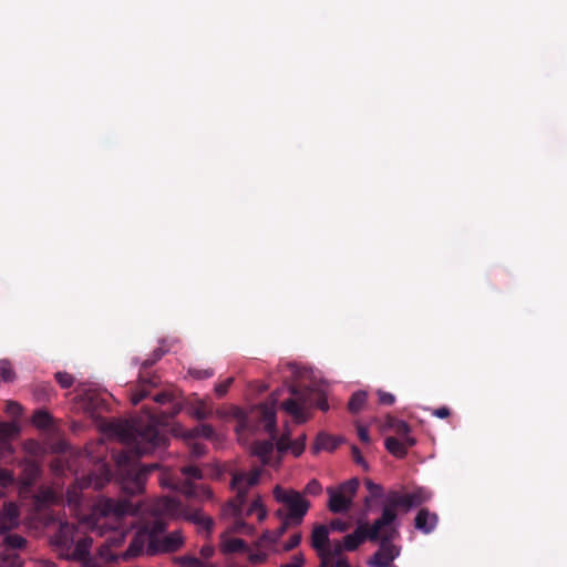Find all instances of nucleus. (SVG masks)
Wrapping results in <instances>:
<instances>
[{
	"instance_id": "64",
	"label": "nucleus",
	"mask_w": 567,
	"mask_h": 567,
	"mask_svg": "<svg viewBox=\"0 0 567 567\" xmlns=\"http://www.w3.org/2000/svg\"><path fill=\"white\" fill-rule=\"evenodd\" d=\"M288 368L290 369V371H291L293 374H295V373H297V367H296V364H293V363H288Z\"/></svg>"
},
{
	"instance_id": "47",
	"label": "nucleus",
	"mask_w": 567,
	"mask_h": 567,
	"mask_svg": "<svg viewBox=\"0 0 567 567\" xmlns=\"http://www.w3.org/2000/svg\"><path fill=\"white\" fill-rule=\"evenodd\" d=\"M74 555L80 558L89 555V549H87V545L85 542H80L76 544L75 549H74Z\"/></svg>"
},
{
	"instance_id": "20",
	"label": "nucleus",
	"mask_w": 567,
	"mask_h": 567,
	"mask_svg": "<svg viewBox=\"0 0 567 567\" xmlns=\"http://www.w3.org/2000/svg\"><path fill=\"white\" fill-rule=\"evenodd\" d=\"M140 384L141 389L137 390L131 398V402L133 405H137L143 399H145L148 395L145 385L156 386L157 382L154 378H148L143 374H140Z\"/></svg>"
},
{
	"instance_id": "62",
	"label": "nucleus",
	"mask_w": 567,
	"mask_h": 567,
	"mask_svg": "<svg viewBox=\"0 0 567 567\" xmlns=\"http://www.w3.org/2000/svg\"><path fill=\"white\" fill-rule=\"evenodd\" d=\"M256 508H260V509H261V512H262V513H261V517H264V516L266 515V512H265V509L261 507V505H260L259 501H255V502L252 503L250 511H254V509H256Z\"/></svg>"
},
{
	"instance_id": "43",
	"label": "nucleus",
	"mask_w": 567,
	"mask_h": 567,
	"mask_svg": "<svg viewBox=\"0 0 567 567\" xmlns=\"http://www.w3.org/2000/svg\"><path fill=\"white\" fill-rule=\"evenodd\" d=\"M329 530H337V532H341V533H344L349 529V524L347 522H343L341 519H332L329 524Z\"/></svg>"
},
{
	"instance_id": "5",
	"label": "nucleus",
	"mask_w": 567,
	"mask_h": 567,
	"mask_svg": "<svg viewBox=\"0 0 567 567\" xmlns=\"http://www.w3.org/2000/svg\"><path fill=\"white\" fill-rule=\"evenodd\" d=\"M431 498V493L423 488L417 487L409 493H400L398 491H390L385 496V505L382 511L390 509L393 514V520L391 523H398L396 508H403L409 511L426 503Z\"/></svg>"
},
{
	"instance_id": "25",
	"label": "nucleus",
	"mask_w": 567,
	"mask_h": 567,
	"mask_svg": "<svg viewBox=\"0 0 567 567\" xmlns=\"http://www.w3.org/2000/svg\"><path fill=\"white\" fill-rule=\"evenodd\" d=\"M367 401V393L364 391L354 392L348 403V409L351 413H358Z\"/></svg>"
},
{
	"instance_id": "49",
	"label": "nucleus",
	"mask_w": 567,
	"mask_h": 567,
	"mask_svg": "<svg viewBox=\"0 0 567 567\" xmlns=\"http://www.w3.org/2000/svg\"><path fill=\"white\" fill-rule=\"evenodd\" d=\"M178 563L184 567H190L197 564V558L194 556H182L178 558Z\"/></svg>"
},
{
	"instance_id": "45",
	"label": "nucleus",
	"mask_w": 567,
	"mask_h": 567,
	"mask_svg": "<svg viewBox=\"0 0 567 567\" xmlns=\"http://www.w3.org/2000/svg\"><path fill=\"white\" fill-rule=\"evenodd\" d=\"M7 412L14 416H19L22 412V406L18 402L9 401L7 403Z\"/></svg>"
},
{
	"instance_id": "39",
	"label": "nucleus",
	"mask_w": 567,
	"mask_h": 567,
	"mask_svg": "<svg viewBox=\"0 0 567 567\" xmlns=\"http://www.w3.org/2000/svg\"><path fill=\"white\" fill-rule=\"evenodd\" d=\"M351 452H352V457H353V461L360 465L364 471H368L369 470V465L368 463L365 462V460L363 458L359 447L357 445H352L351 446Z\"/></svg>"
},
{
	"instance_id": "35",
	"label": "nucleus",
	"mask_w": 567,
	"mask_h": 567,
	"mask_svg": "<svg viewBox=\"0 0 567 567\" xmlns=\"http://www.w3.org/2000/svg\"><path fill=\"white\" fill-rule=\"evenodd\" d=\"M55 380L63 389H68V388L72 386V384L74 382V378L66 372H56Z\"/></svg>"
},
{
	"instance_id": "50",
	"label": "nucleus",
	"mask_w": 567,
	"mask_h": 567,
	"mask_svg": "<svg viewBox=\"0 0 567 567\" xmlns=\"http://www.w3.org/2000/svg\"><path fill=\"white\" fill-rule=\"evenodd\" d=\"M153 400L159 404H164L172 401V395L167 392H161L154 395Z\"/></svg>"
},
{
	"instance_id": "29",
	"label": "nucleus",
	"mask_w": 567,
	"mask_h": 567,
	"mask_svg": "<svg viewBox=\"0 0 567 567\" xmlns=\"http://www.w3.org/2000/svg\"><path fill=\"white\" fill-rule=\"evenodd\" d=\"M189 413L192 416L199 421L205 420L210 415V412L206 410L205 403L203 401H199L197 405L192 406Z\"/></svg>"
},
{
	"instance_id": "55",
	"label": "nucleus",
	"mask_w": 567,
	"mask_h": 567,
	"mask_svg": "<svg viewBox=\"0 0 567 567\" xmlns=\"http://www.w3.org/2000/svg\"><path fill=\"white\" fill-rule=\"evenodd\" d=\"M400 421H401V420L395 419V417H393V416H391V415H388V416H386V420H385V426H386V427H389V429L394 430V429H395V423H396V422H400Z\"/></svg>"
},
{
	"instance_id": "60",
	"label": "nucleus",
	"mask_w": 567,
	"mask_h": 567,
	"mask_svg": "<svg viewBox=\"0 0 567 567\" xmlns=\"http://www.w3.org/2000/svg\"><path fill=\"white\" fill-rule=\"evenodd\" d=\"M157 360H155V358L152 355V358L150 359H146L143 363H142V367L144 369H147L150 367H152Z\"/></svg>"
},
{
	"instance_id": "30",
	"label": "nucleus",
	"mask_w": 567,
	"mask_h": 567,
	"mask_svg": "<svg viewBox=\"0 0 567 567\" xmlns=\"http://www.w3.org/2000/svg\"><path fill=\"white\" fill-rule=\"evenodd\" d=\"M33 421L40 427H48L51 424V415L44 410H38L33 415Z\"/></svg>"
},
{
	"instance_id": "7",
	"label": "nucleus",
	"mask_w": 567,
	"mask_h": 567,
	"mask_svg": "<svg viewBox=\"0 0 567 567\" xmlns=\"http://www.w3.org/2000/svg\"><path fill=\"white\" fill-rule=\"evenodd\" d=\"M359 480L352 477L338 487H328L327 493L329 495L328 508L334 514H341L348 512L352 507L353 498L359 488Z\"/></svg>"
},
{
	"instance_id": "51",
	"label": "nucleus",
	"mask_w": 567,
	"mask_h": 567,
	"mask_svg": "<svg viewBox=\"0 0 567 567\" xmlns=\"http://www.w3.org/2000/svg\"><path fill=\"white\" fill-rule=\"evenodd\" d=\"M358 435H359V439L363 442V443H369L370 442V435H369V432L368 430L364 427V426H358Z\"/></svg>"
},
{
	"instance_id": "11",
	"label": "nucleus",
	"mask_w": 567,
	"mask_h": 567,
	"mask_svg": "<svg viewBox=\"0 0 567 567\" xmlns=\"http://www.w3.org/2000/svg\"><path fill=\"white\" fill-rule=\"evenodd\" d=\"M329 543V527L323 524H315L311 532L310 545L322 559V566H326V551Z\"/></svg>"
},
{
	"instance_id": "21",
	"label": "nucleus",
	"mask_w": 567,
	"mask_h": 567,
	"mask_svg": "<svg viewBox=\"0 0 567 567\" xmlns=\"http://www.w3.org/2000/svg\"><path fill=\"white\" fill-rule=\"evenodd\" d=\"M408 447L402 440H399L393 436H389L385 439V449L396 457H404L408 453Z\"/></svg>"
},
{
	"instance_id": "26",
	"label": "nucleus",
	"mask_w": 567,
	"mask_h": 567,
	"mask_svg": "<svg viewBox=\"0 0 567 567\" xmlns=\"http://www.w3.org/2000/svg\"><path fill=\"white\" fill-rule=\"evenodd\" d=\"M3 544L11 549H23L27 546V539L18 534H4Z\"/></svg>"
},
{
	"instance_id": "61",
	"label": "nucleus",
	"mask_w": 567,
	"mask_h": 567,
	"mask_svg": "<svg viewBox=\"0 0 567 567\" xmlns=\"http://www.w3.org/2000/svg\"><path fill=\"white\" fill-rule=\"evenodd\" d=\"M157 360H155V358L152 355V358L150 359H146L143 363H142V367L144 369H147L150 367H152Z\"/></svg>"
},
{
	"instance_id": "3",
	"label": "nucleus",
	"mask_w": 567,
	"mask_h": 567,
	"mask_svg": "<svg viewBox=\"0 0 567 567\" xmlns=\"http://www.w3.org/2000/svg\"><path fill=\"white\" fill-rule=\"evenodd\" d=\"M399 537V524L390 523L382 527L380 538L375 542L379 549L368 560L370 567H392L393 560L400 555V549L393 545Z\"/></svg>"
},
{
	"instance_id": "53",
	"label": "nucleus",
	"mask_w": 567,
	"mask_h": 567,
	"mask_svg": "<svg viewBox=\"0 0 567 567\" xmlns=\"http://www.w3.org/2000/svg\"><path fill=\"white\" fill-rule=\"evenodd\" d=\"M214 547L210 545H205L200 548V555L203 558L208 559L214 555Z\"/></svg>"
},
{
	"instance_id": "15",
	"label": "nucleus",
	"mask_w": 567,
	"mask_h": 567,
	"mask_svg": "<svg viewBox=\"0 0 567 567\" xmlns=\"http://www.w3.org/2000/svg\"><path fill=\"white\" fill-rule=\"evenodd\" d=\"M439 517L427 508H421L415 518L414 527L423 534H431L437 526Z\"/></svg>"
},
{
	"instance_id": "14",
	"label": "nucleus",
	"mask_w": 567,
	"mask_h": 567,
	"mask_svg": "<svg viewBox=\"0 0 567 567\" xmlns=\"http://www.w3.org/2000/svg\"><path fill=\"white\" fill-rule=\"evenodd\" d=\"M166 529L167 524L161 518H155L143 526L142 533L148 536L147 551L150 554H156V543L159 540L158 536L164 534Z\"/></svg>"
},
{
	"instance_id": "58",
	"label": "nucleus",
	"mask_w": 567,
	"mask_h": 567,
	"mask_svg": "<svg viewBox=\"0 0 567 567\" xmlns=\"http://www.w3.org/2000/svg\"><path fill=\"white\" fill-rule=\"evenodd\" d=\"M245 527H246V523L244 520L239 519L235 523L234 529L236 532H241Z\"/></svg>"
},
{
	"instance_id": "9",
	"label": "nucleus",
	"mask_w": 567,
	"mask_h": 567,
	"mask_svg": "<svg viewBox=\"0 0 567 567\" xmlns=\"http://www.w3.org/2000/svg\"><path fill=\"white\" fill-rule=\"evenodd\" d=\"M289 392L292 398L282 403V409L292 415L297 422L302 423L306 421L303 405L308 402L310 393L308 389L302 390L295 385L289 386Z\"/></svg>"
},
{
	"instance_id": "28",
	"label": "nucleus",
	"mask_w": 567,
	"mask_h": 567,
	"mask_svg": "<svg viewBox=\"0 0 567 567\" xmlns=\"http://www.w3.org/2000/svg\"><path fill=\"white\" fill-rule=\"evenodd\" d=\"M0 375L4 382H12L16 379L11 363L6 359L0 360Z\"/></svg>"
},
{
	"instance_id": "33",
	"label": "nucleus",
	"mask_w": 567,
	"mask_h": 567,
	"mask_svg": "<svg viewBox=\"0 0 567 567\" xmlns=\"http://www.w3.org/2000/svg\"><path fill=\"white\" fill-rule=\"evenodd\" d=\"M276 447L279 454H284L287 451H291L290 434H285L279 439H276Z\"/></svg>"
},
{
	"instance_id": "1",
	"label": "nucleus",
	"mask_w": 567,
	"mask_h": 567,
	"mask_svg": "<svg viewBox=\"0 0 567 567\" xmlns=\"http://www.w3.org/2000/svg\"><path fill=\"white\" fill-rule=\"evenodd\" d=\"M106 430L126 445V450L113 453L122 492L125 496L142 494L147 474L156 470L158 464L153 463L142 466L138 458L164 450L169 441L168 436L159 430L158 421L152 414L147 415L146 419L138 417L132 421L110 422ZM95 507L101 516L114 519L135 515L140 511L138 506L126 497L102 496L97 499Z\"/></svg>"
},
{
	"instance_id": "12",
	"label": "nucleus",
	"mask_w": 567,
	"mask_h": 567,
	"mask_svg": "<svg viewBox=\"0 0 567 567\" xmlns=\"http://www.w3.org/2000/svg\"><path fill=\"white\" fill-rule=\"evenodd\" d=\"M20 525V509L13 502L4 503L0 513V535L7 534Z\"/></svg>"
},
{
	"instance_id": "41",
	"label": "nucleus",
	"mask_w": 567,
	"mask_h": 567,
	"mask_svg": "<svg viewBox=\"0 0 567 567\" xmlns=\"http://www.w3.org/2000/svg\"><path fill=\"white\" fill-rule=\"evenodd\" d=\"M233 382H234V378H228L224 382L217 383L215 385V393L219 398L224 396L228 392V389L233 384Z\"/></svg>"
},
{
	"instance_id": "24",
	"label": "nucleus",
	"mask_w": 567,
	"mask_h": 567,
	"mask_svg": "<svg viewBox=\"0 0 567 567\" xmlns=\"http://www.w3.org/2000/svg\"><path fill=\"white\" fill-rule=\"evenodd\" d=\"M393 431L399 435V440H402L406 445H415L416 440L410 435L411 427L405 421L396 422Z\"/></svg>"
},
{
	"instance_id": "16",
	"label": "nucleus",
	"mask_w": 567,
	"mask_h": 567,
	"mask_svg": "<svg viewBox=\"0 0 567 567\" xmlns=\"http://www.w3.org/2000/svg\"><path fill=\"white\" fill-rule=\"evenodd\" d=\"M184 540L178 530L173 532L156 543V553H173L176 551L182 545Z\"/></svg>"
},
{
	"instance_id": "46",
	"label": "nucleus",
	"mask_w": 567,
	"mask_h": 567,
	"mask_svg": "<svg viewBox=\"0 0 567 567\" xmlns=\"http://www.w3.org/2000/svg\"><path fill=\"white\" fill-rule=\"evenodd\" d=\"M305 564V557L302 554H297L292 556L291 560L287 564H284L286 567H302Z\"/></svg>"
},
{
	"instance_id": "54",
	"label": "nucleus",
	"mask_w": 567,
	"mask_h": 567,
	"mask_svg": "<svg viewBox=\"0 0 567 567\" xmlns=\"http://www.w3.org/2000/svg\"><path fill=\"white\" fill-rule=\"evenodd\" d=\"M101 556H103L109 563H116L120 558L118 555L110 553L109 549H106V553L101 551Z\"/></svg>"
},
{
	"instance_id": "36",
	"label": "nucleus",
	"mask_w": 567,
	"mask_h": 567,
	"mask_svg": "<svg viewBox=\"0 0 567 567\" xmlns=\"http://www.w3.org/2000/svg\"><path fill=\"white\" fill-rule=\"evenodd\" d=\"M189 374L192 377H194L195 379L204 380V379H208V378L213 377L214 370L210 368H208V369L192 368V369H189Z\"/></svg>"
},
{
	"instance_id": "19",
	"label": "nucleus",
	"mask_w": 567,
	"mask_h": 567,
	"mask_svg": "<svg viewBox=\"0 0 567 567\" xmlns=\"http://www.w3.org/2000/svg\"><path fill=\"white\" fill-rule=\"evenodd\" d=\"M185 439L204 437L207 440H214L216 437L215 430L209 424H198L190 430H187L184 434Z\"/></svg>"
},
{
	"instance_id": "13",
	"label": "nucleus",
	"mask_w": 567,
	"mask_h": 567,
	"mask_svg": "<svg viewBox=\"0 0 567 567\" xmlns=\"http://www.w3.org/2000/svg\"><path fill=\"white\" fill-rule=\"evenodd\" d=\"M19 426L14 423L0 422V460L14 453L10 440L19 434Z\"/></svg>"
},
{
	"instance_id": "18",
	"label": "nucleus",
	"mask_w": 567,
	"mask_h": 567,
	"mask_svg": "<svg viewBox=\"0 0 567 567\" xmlns=\"http://www.w3.org/2000/svg\"><path fill=\"white\" fill-rule=\"evenodd\" d=\"M277 516H279L282 522L281 525L274 533H266L264 538L269 540L270 543H277L279 538L288 530L289 527L295 526L292 520L285 515V513L279 509L277 511Z\"/></svg>"
},
{
	"instance_id": "63",
	"label": "nucleus",
	"mask_w": 567,
	"mask_h": 567,
	"mask_svg": "<svg viewBox=\"0 0 567 567\" xmlns=\"http://www.w3.org/2000/svg\"><path fill=\"white\" fill-rule=\"evenodd\" d=\"M164 355V351L162 349H156L154 350L153 352V357L155 358V360H159Z\"/></svg>"
},
{
	"instance_id": "8",
	"label": "nucleus",
	"mask_w": 567,
	"mask_h": 567,
	"mask_svg": "<svg viewBox=\"0 0 567 567\" xmlns=\"http://www.w3.org/2000/svg\"><path fill=\"white\" fill-rule=\"evenodd\" d=\"M261 475L260 468H255L249 475L245 473H236L231 478V487L237 491L238 505L231 503L234 513L240 515L241 506L246 501L248 488L258 484Z\"/></svg>"
},
{
	"instance_id": "22",
	"label": "nucleus",
	"mask_w": 567,
	"mask_h": 567,
	"mask_svg": "<svg viewBox=\"0 0 567 567\" xmlns=\"http://www.w3.org/2000/svg\"><path fill=\"white\" fill-rule=\"evenodd\" d=\"M221 550L225 554L248 551V546L241 538H224L221 542Z\"/></svg>"
},
{
	"instance_id": "38",
	"label": "nucleus",
	"mask_w": 567,
	"mask_h": 567,
	"mask_svg": "<svg viewBox=\"0 0 567 567\" xmlns=\"http://www.w3.org/2000/svg\"><path fill=\"white\" fill-rule=\"evenodd\" d=\"M322 491V486L319 483L318 480L313 478L308 482V484L305 487V494L308 495H319Z\"/></svg>"
},
{
	"instance_id": "6",
	"label": "nucleus",
	"mask_w": 567,
	"mask_h": 567,
	"mask_svg": "<svg viewBox=\"0 0 567 567\" xmlns=\"http://www.w3.org/2000/svg\"><path fill=\"white\" fill-rule=\"evenodd\" d=\"M274 497L277 502L286 505L288 513L285 515L292 520L293 525H300L310 508V502L307 501L300 492L295 489H284L277 485L274 489Z\"/></svg>"
},
{
	"instance_id": "2",
	"label": "nucleus",
	"mask_w": 567,
	"mask_h": 567,
	"mask_svg": "<svg viewBox=\"0 0 567 567\" xmlns=\"http://www.w3.org/2000/svg\"><path fill=\"white\" fill-rule=\"evenodd\" d=\"M276 402V399H274ZM271 405L264 403L256 408L251 414H247L243 410H237L235 417L237 420L236 432L244 431L256 432L262 424L264 430L270 435L269 440L256 441L251 446L254 455L258 456L262 465H269L270 458L275 449V441L277 439V417L276 409Z\"/></svg>"
},
{
	"instance_id": "31",
	"label": "nucleus",
	"mask_w": 567,
	"mask_h": 567,
	"mask_svg": "<svg viewBox=\"0 0 567 567\" xmlns=\"http://www.w3.org/2000/svg\"><path fill=\"white\" fill-rule=\"evenodd\" d=\"M346 550L344 543L336 542L332 545L329 543L326 551V560L329 557H339Z\"/></svg>"
},
{
	"instance_id": "23",
	"label": "nucleus",
	"mask_w": 567,
	"mask_h": 567,
	"mask_svg": "<svg viewBox=\"0 0 567 567\" xmlns=\"http://www.w3.org/2000/svg\"><path fill=\"white\" fill-rule=\"evenodd\" d=\"M186 518L192 523L199 525L208 533H210L214 526V520L209 516L204 515V513L199 509L193 511L186 516Z\"/></svg>"
},
{
	"instance_id": "48",
	"label": "nucleus",
	"mask_w": 567,
	"mask_h": 567,
	"mask_svg": "<svg viewBox=\"0 0 567 567\" xmlns=\"http://www.w3.org/2000/svg\"><path fill=\"white\" fill-rule=\"evenodd\" d=\"M205 452H206V449L202 444L194 443L190 446V455L194 456V457H200V456H203L205 454Z\"/></svg>"
},
{
	"instance_id": "4",
	"label": "nucleus",
	"mask_w": 567,
	"mask_h": 567,
	"mask_svg": "<svg viewBox=\"0 0 567 567\" xmlns=\"http://www.w3.org/2000/svg\"><path fill=\"white\" fill-rule=\"evenodd\" d=\"M393 520V514L390 509L382 511V514L372 525H359L355 530L343 538L346 550H355L364 540L377 542L380 538L382 527Z\"/></svg>"
},
{
	"instance_id": "59",
	"label": "nucleus",
	"mask_w": 567,
	"mask_h": 567,
	"mask_svg": "<svg viewBox=\"0 0 567 567\" xmlns=\"http://www.w3.org/2000/svg\"><path fill=\"white\" fill-rule=\"evenodd\" d=\"M157 360H155V358L152 355V358L150 359H146L143 363H142V367L144 369H147L150 367H152Z\"/></svg>"
},
{
	"instance_id": "32",
	"label": "nucleus",
	"mask_w": 567,
	"mask_h": 567,
	"mask_svg": "<svg viewBox=\"0 0 567 567\" xmlns=\"http://www.w3.org/2000/svg\"><path fill=\"white\" fill-rule=\"evenodd\" d=\"M306 434L300 435L297 440L290 441L291 452L295 456L301 455L306 447Z\"/></svg>"
},
{
	"instance_id": "37",
	"label": "nucleus",
	"mask_w": 567,
	"mask_h": 567,
	"mask_svg": "<svg viewBox=\"0 0 567 567\" xmlns=\"http://www.w3.org/2000/svg\"><path fill=\"white\" fill-rule=\"evenodd\" d=\"M143 546L137 544V540H133L128 548L122 554L123 559L137 556L142 551Z\"/></svg>"
},
{
	"instance_id": "40",
	"label": "nucleus",
	"mask_w": 567,
	"mask_h": 567,
	"mask_svg": "<svg viewBox=\"0 0 567 567\" xmlns=\"http://www.w3.org/2000/svg\"><path fill=\"white\" fill-rule=\"evenodd\" d=\"M301 539H302V535L301 533H296L293 534L287 543L284 544V550L285 551H290L292 549H295L296 547H298L301 543Z\"/></svg>"
},
{
	"instance_id": "17",
	"label": "nucleus",
	"mask_w": 567,
	"mask_h": 567,
	"mask_svg": "<svg viewBox=\"0 0 567 567\" xmlns=\"http://www.w3.org/2000/svg\"><path fill=\"white\" fill-rule=\"evenodd\" d=\"M341 441L342 440L340 437L332 436L324 432H321L317 435L316 442L312 446V452L317 454L322 450L334 451L339 446Z\"/></svg>"
},
{
	"instance_id": "34",
	"label": "nucleus",
	"mask_w": 567,
	"mask_h": 567,
	"mask_svg": "<svg viewBox=\"0 0 567 567\" xmlns=\"http://www.w3.org/2000/svg\"><path fill=\"white\" fill-rule=\"evenodd\" d=\"M86 409L94 412L100 409L103 404V400L99 398V395L93 393H87L86 395Z\"/></svg>"
},
{
	"instance_id": "52",
	"label": "nucleus",
	"mask_w": 567,
	"mask_h": 567,
	"mask_svg": "<svg viewBox=\"0 0 567 567\" xmlns=\"http://www.w3.org/2000/svg\"><path fill=\"white\" fill-rule=\"evenodd\" d=\"M433 415H435L439 419H445V417H447L450 415V409L446 408V406H442V408L435 409L433 411Z\"/></svg>"
},
{
	"instance_id": "27",
	"label": "nucleus",
	"mask_w": 567,
	"mask_h": 567,
	"mask_svg": "<svg viewBox=\"0 0 567 567\" xmlns=\"http://www.w3.org/2000/svg\"><path fill=\"white\" fill-rule=\"evenodd\" d=\"M364 485L369 491L370 495L364 498V503L368 506L372 498H380L383 495V488L380 484L374 483L372 480L367 478Z\"/></svg>"
},
{
	"instance_id": "44",
	"label": "nucleus",
	"mask_w": 567,
	"mask_h": 567,
	"mask_svg": "<svg viewBox=\"0 0 567 567\" xmlns=\"http://www.w3.org/2000/svg\"><path fill=\"white\" fill-rule=\"evenodd\" d=\"M379 401L381 404L392 405L395 402V396L392 393L379 391Z\"/></svg>"
},
{
	"instance_id": "56",
	"label": "nucleus",
	"mask_w": 567,
	"mask_h": 567,
	"mask_svg": "<svg viewBox=\"0 0 567 567\" xmlns=\"http://www.w3.org/2000/svg\"><path fill=\"white\" fill-rule=\"evenodd\" d=\"M333 567H351L350 564L348 563V560L346 558H341L339 557L336 563H334V566Z\"/></svg>"
},
{
	"instance_id": "57",
	"label": "nucleus",
	"mask_w": 567,
	"mask_h": 567,
	"mask_svg": "<svg viewBox=\"0 0 567 567\" xmlns=\"http://www.w3.org/2000/svg\"><path fill=\"white\" fill-rule=\"evenodd\" d=\"M318 408H319L321 411H323V412L328 411V410H329V404H328L327 400H326V399H321V400H319V402H318Z\"/></svg>"
},
{
	"instance_id": "10",
	"label": "nucleus",
	"mask_w": 567,
	"mask_h": 567,
	"mask_svg": "<svg viewBox=\"0 0 567 567\" xmlns=\"http://www.w3.org/2000/svg\"><path fill=\"white\" fill-rule=\"evenodd\" d=\"M181 472L185 478L178 482L175 488L188 497H197V486L192 481L202 480V471L197 466L187 465L182 467Z\"/></svg>"
},
{
	"instance_id": "42",
	"label": "nucleus",
	"mask_w": 567,
	"mask_h": 567,
	"mask_svg": "<svg viewBox=\"0 0 567 567\" xmlns=\"http://www.w3.org/2000/svg\"><path fill=\"white\" fill-rule=\"evenodd\" d=\"M268 558V555L264 551L249 553L248 560L252 565L264 564Z\"/></svg>"
}]
</instances>
